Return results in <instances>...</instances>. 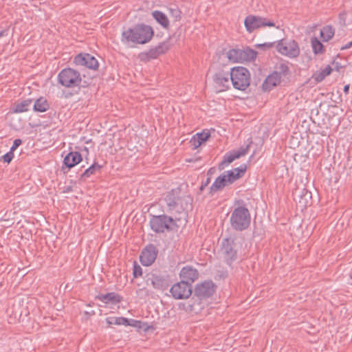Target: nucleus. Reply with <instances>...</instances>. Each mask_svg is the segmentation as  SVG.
<instances>
[{"instance_id": "obj_16", "label": "nucleus", "mask_w": 352, "mask_h": 352, "mask_svg": "<svg viewBox=\"0 0 352 352\" xmlns=\"http://www.w3.org/2000/svg\"><path fill=\"white\" fill-rule=\"evenodd\" d=\"M249 151V145L245 148H241L239 151H232L227 153L224 156L221 162L219 164L220 170L224 169L228 165L232 163L236 159H239L241 156L245 155Z\"/></svg>"}, {"instance_id": "obj_27", "label": "nucleus", "mask_w": 352, "mask_h": 352, "mask_svg": "<svg viewBox=\"0 0 352 352\" xmlns=\"http://www.w3.org/2000/svg\"><path fill=\"white\" fill-rule=\"evenodd\" d=\"M102 167V166L99 165L98 163L94 162L88 168H87L83 173L81 174L80 179L82 180L89 177L91 175H94L97 171H100Z\"/></svg>"}, {"instance_id": "obj_36", "label": "nucleus", "mask_w": 352, "mask_h": 352, "mask_svg": "<svg viewBox=\"0 0 352 352\" xmlns=\"http://www.w3.org/2000/svg\"><path fill=\"white\" fill-rule=\"evenodd\" d=\"M14 152L10 151L9 152H8L7 153L2 156V159L4 162L10 164L14 158Z\"/></svg>"}, {"instance_id": "obj_25", "label": "nucleus", "mask_w": 352, "mask_h": 352, "mask_svg": "<svg viewBox=\"0 0 352 352\" xmlns=\"http://www.w3.org/2000/svg\"><path fill=\"white\" fill-rule=\"evenodd\" d=\"M228 58L233 63H243L242 50L232 49L227 52Z\"/></svg>"}, {"instance_id": "obj_28", "label": "nucleus", "mask_w": 352, "mask_h": 352, "mask_svg": "<svg viewBox=\"0 0 352 352\" xmlns=\"http://www.w3.org/2000/svg\"><path fill=\"white\" fill-rule=\"evenodd\" d=\"M335 34L334 29L331 25H325L320 30V36L323 41H329L331 40Z\"/></svg>"}, {"instance_id": "obj_20", "label": "nucleus", "mask_w": 352, "mask_h": 352, "mask_svg": "<svg viewBox=\"0 0 352 352\" xmlns=\"http://www.w3.org/2000/svg\"><path fill=\"white\" fill-rule=\"evenodd\" d=\"M281 78L278 76L276 72L270 74L264 80L262 87L264 91H270L273 87L280 84Z\"/></svg>"}, {"instance_id": "obj_31", "label": "nucleus", "mask_w": 352, "mask_h": 352, "mask_svg": "<svg viewBox=\"0 0 352 352\" xmlns=\"http://www.w3.org/2000/svg\"><path fill=\"white\" fill-rule=\"evenodd\" d=\"M311 44L313 50V52L315 54H321L324 53V49L322 43L316 37H312L311 38Z\"/></svg>"}, {"instance_id": "obj_41", "label": "nucleus", "mask_w": 352, "mask_h": 352, "mask_svg": "<svg viewBox=\"0 0 352 352\" xmlns=\"http://www.w3.org/2000/svg\"><path fill=\"white\" fill-rule=\"evenodd\" d=\"M22 144V141L21 139H16L14 140L13 144L10 148L11 151L14 152L21 144Z\"/></svg>"}, {"instance_id": "obj_49", "label": "nucleus", "mask_w": 352, "mask_h": 352, "mask_svg": "<svg viewBox=\"0 0 352 352\" xmlns=\"http://www.w3.org/2000/svg\"><path fill=\"white\" fill-rule=\"evenodd\" d=\"M3 33H4L3 32H0V37H1V36H2L3 35Z\"/></svg>"}, {"instance_id": "obj_33", "label": "nucleus", "mask_w": 352, "mask_h": 352, "mask_svg": "<svg viewBox=\"0 0 352 352\" xmlns=\"http://www.w3.org/2000/svg\"><path fill=\"white\" fill-rule=\"evenodd\" d=\"M195 136H196L202 143H204L210 137V133L209 131L204 130L201 133H197Z\"/></svg>"}, {"instance_id": "obj_2", "label": "nucleus", "mask_w": 352, "mask_h": 352, "mask_svg": "<svg viewBox=\"0 0 352 352\" xmlns=\"http://www.w3.org/2000/svg\"><path fill=\"white\" fill-rule=\"evenodd\" d=\"M153 28L144 23H140L122 32L121 41L123 43L145 44L153 38Z\"/></svg>"}, {"instance_id": "obj_9", "label": "nucleus", "mask_w": 352, "mask_h": 352, "mask_svg": "<svg viewBox=\"0 0 352 352\" xmlns=\"http://www.w3.org/2000/svg\"><path fill=\"white\" fill-rule=\"evenodd\" d=\"M244 25L248 33L265 27H276L275 23L271 19L258 15L249 14L244 20Z\"/></svg>"}, {"instance_id": "obj_47", "label": "nucleus", "mask_w": 352, "mask_h": 352, "mask_svg": "<svg viewBox=\"0 0 352 352\" xmlns=\"http://www.w3.org/2000/svg\"><path fill=\"white\" fill-rule=\"evenodd\" d=\"M344 93L345 94H349V85H346L344 87Z\"/></svg>"}, {"instance_id": "obj_22", "label": "nucleus", "mask_w": 352, "mask_h": 352, "mask_svg": "<svg viewBox=\"0 0 352 352\" xmlns=\"http://www.w3.org/2000/svg\"><path fill=\"white\" fill-rule=\"evenodd\" d=\"M152 16L164 28L168 29L169 28V20L164 13L159 10H155L152 12Z\"/></svg>"}, {"instance_id": "obj_30", "label": "nucleus", "mask_w": 352, "mask_h": 352, "mask_svg": "<svg viewBox=\"0 0 352 352\" xmlns=\"http://www.w3.org/2000/svg\"><path fill=\"white\" fill-rule=\"evenodd\" d=\"M257 52L247 47L242 50V60L243 62H249L254 60L256 58Z\"/></svg>"}, {"instance_id": "obj_10", "label": "nucleus", "mask_w": 352, "mask_h": 352, "mask_svg": "<svg viewBox=\"0 0 352 352\" xmlns=\"http://www.w3.org/2000/svg\"><path fill=\"white\" fill-rule=\"evenodd\" d=\"M276 48L279 53L289 58H296L300 54L298 45L294 40H280L277 42Z\"/></svg>"}, {"instance_id": "obj_37", "label": "nucleus", "mask_w": 352, "mask_h": 352, "mask_svg": "<svg viewBox=\"0 0 352 352\" xmlns=\"http://www.w3.org/2000/svg\"><path fill=\"white\" fill-rule=\"evenodd\" d=\"M275 43H276L275 42L264 43H261V44H257L256 45V47L257 48H258V49H261V50H265L270 49L272 47H274Z\"/></svg>"}, {"instance_id": "obj_4", "label": "nucleus", "mask_w": 352, "mask_h": 352, "mask_svg": "<svg viewBox=\"0 0 352 352\" xmlns=\"http://www.w3.org/2000/svg\"><path fill=\"white\" fill-rule=\"evenodd\" d=\"M247 170V165L242 164L239 167L225 171L217 177L210 187V193L221 191L225 187L232 184L236 180L242 178Z\"/></svg>"}, {"instance_id": "obj_35", "label": "nucleus", "mask_w": 352, "mask_h": 352, "mask_svg": "<svg viewBox=\"0 0 352 352\" xmlns=\"http://www.w3.org/2000/svg\"><path fill=\"white\" fill-rule=\"evenodd\" d=\"M228 276V272L226 270H219L216 272L214 275V280L217 281H220L221 280H224Z\"/></svg>"}, {"instance_id": "obj_29", "label": "nucleus", "mask_w": 352, "mask_h": 352, "mask_svg": "<svg viewBox=\"0 0 352 352\" xmlns=\"http://www.w3.org/2000/svg\"><path fill=\"white\" fill-rule=\"evenodd\" d=\"M280 78L287 77L289 74V67L286 63H280L276 65L275 71Z\"/></svg>"}, {"instance_id": "obj_7", "label": "nucleus", "mask_w": 352, "mask_h": 352, "mask_svg": "<svg viewBox=\"0 0 352 352\" xmlns=\"http://www.w3.org/2000/svg\"><path fill=\"white\" fill-rule=\"evenodd\" d=\"M231 82L236 89L245 91L250 84V73L244 67H234L231 69Z\"/></svg>"}, {"instance_id": "obj_24", "label": "nucleus", "mask_w": 352, "mask_h": 352, "mask_svg": "<svg viewBox=\"0 0 352 352\" xmlns=\"http://www.w3.org/2000/svg\"><path fill=\"white\" fill-rule=\"evenodd\" d=\"M33 108L35 111L45 112L49 109L50 105L46 98L40 97L34 102Z\"/></svg>"}, {"instance_id": "obj_5", "label": "nucleus", "mask_w": 352, "mask_h": 352, "mask_svg": "<svg viewBox=\"0 0 352 352\" xmlns=\"http://www.w3.org/2000/svg\"><path fill=\"white\" fill-rule=\"evenodd\" d=\"M251 216L245 206H238L232 211L230 222L232 228L236 231L246 230L250 225Z\"/></svg>"}, {"instance_id": "obj_51", "label": "nucleus", "mask_w": 352, "mask_h": 352, "mask_svg": "<svg viewBox=\"0 0 352 352\" xmlns=\"http://www.w3.org/2000/svg\"><path fill=\"white\" fill-rule=\"evenodd\" d=\"M85 314H87V315L89 314V313L88 311H85Z\"/></svg>"}, {"instance_id": "obj_14", "label": "nucleus", "mask_w": 352, "mask_h": 352, "mask_svg": "<svg viewBox=\"0 0 352 352\" xmlns=\"http://www.w3.org/2000/svg\"><path fill=\"white\" fill-rule=\"evenodd\" d=\"M168 50V43L163 42L155 47L150 49L146 52L140 54V58L142 61H149L151 59L157 58L160 55L165 54Z\"/></svg>"}, {"instance_id": "obj_1", "label": "nucleus", "mask_w": 352, "mask_h": 352, "mask_svg": "<svg viewBox=\"0 0 352 352\" xmlns=\"http://www.w3.org/2000/svg\"><path fill=\"white\" fill-rule=\"evenodd\" d=\"M165 202V210L170 214L176 222L184 220L187 221L188 210L192 208V199L188 195H180L179 188L173 189L168 192L164 199Z\"/></svg>"}, {"instance_id": "obj_39", "label": "nucleus", "mask_w": 352, "mask_h": 352, "mask_svg": "<svg viewBox=\"0 0 352 352\" xmlns=\"http://www.w3.org/2000/svg\"><path fill=\"white\" fill-rule=\"evenodd\" d=\"M170 11L172 15L175 18L176 21L180 20V19H181L180 13L181 12H180V11L178 9L170 8Z\"/></svg>"}, {"instance_id": "obj_23", "label": "nucleus", "mask_w": 352, "mask_h": 352, "mask_svg": "<svg viewBox=\"0 0 352 352\" xmlns=\"http://www.w3.org/2000/svg\"><path fill=\"white\" fill-rule=\"evenodd\" d=\"M331 72V67L330 65H327L324 69L316 72L312 75V78L315 80V82H320L325 78L326 76H329Z\"/></svg>"}, {"instance_id": "obj_46", "label": "nucleus", "mask_w": 352, "mask_h": 352, "mask_svg": "<svg viewBox=\"0 0 352 352\" xmlns=\"http://www.w3.org/2000/svg\"><path fill=\"white\" fill-rule=\"evenodd\" d=\"M215 172V168H210L207 172V177H210L211 178L212 175Z\"/></svg>"}, {"instance_id": "obj_26", "label": "nucleus", "mask_w": 352, "mask_h": 352, "mask_svg": "<svg viewBox=\"0 0 352 352\" xmlns=\"http://www.w3.org/2000/svg\"><path fill=\"white\" fill-rule=\"evenodd\" d=\"M32 100L28 99L21 101L19 103L15 104L13 107V112L14 113H23L28 111Z\"/></svg>"}, {"instance_id": "obj_38", "label": "nucleus", "mask_w": 352, "mask_h": 352, "mask_svg": "<svg viewBox=\"0 0 352 352\" xmlns=\"http://www.w3.org/2000/svg\"><path fill=\"white\" fill-rule=\"evenodd\" d=\"M191 145L193 146V148L194 149H196L198 147H199L203 143L199 140L197 139V138L196 136H193L190 141Z\"/></svg>"}, {"instance_id": "obj_18", "label": "nucleus", "mask_w": 352, "mask_h": 352, "mask_svg": "<svg viewBox=\"0 0 352 352\" xmlns=\"http://www.w3.org/2000/svg\"><path fill=\"white\" fill-rule=\"evenodd\" d=\"M96 298L100 300L104 304H111L113 305L120 303L122 300V297L115 292L98 295L96 296Z\"/></svg>"}, {"instance_id": "obj_52", "label": "nucleus", "mask_w": 352, "mask_h": 352, "mask_svg": "<svg viewBox=\"0 0 352 352\" xmlns=\"http://www.w3.org/2000/svg\"><path fill=\"white\" fill-rule=\"evenodd\" d=\"M350 277L352 279V273L350 274Z\"/></svg>"}, {"instance_id": "obj_3", "label": "nucleus", "mask_w": 352, "mask_h": 352, "mask_svg": "<svg viewBox=\"0 0 352 352\" xmlns=\"http://www.w3.org/2000/svg\"><path fill=\"white\" fill-rule=\"evenodd\" d=\"M244 239L240 236L230 235L223 238L221 243L220 254L223 261L228 265L236 261L241 252Z\"/></svg>"}, {"instance_id": "obj_8", "label": "nucleus", "mask_w": 352, "mask_h": 352, "mask_svg": "<svg viewBox=\"0 0 352 352\" xmlns=\"http://www.w3.org/2000/svg\"><path fill=\"white\" fill-rule=\"evenodd\" d=\"M58 82L62 86L67 88H74L79 87L82 78L79 72L70 68L62 69L58 75Z\"/></svg>"}, {"instance_id": "obj_42", "label": "nucleus", "mask_w": 352, "mask_h": 352, "mask_svg": "<svg viewBox=\"0 0 352 352\" xmlns=\"http://www.w3.org/2000/svg\"><path fill=\"white\" fill-rule=\"evenodd\" d=\"M142 273V268L138 265H134L133 267V274L135 277H137L138 276H141Z\"/></svg>"}, {"instance_id": "obj_50", "label": "nucleus", "mask_w": 352, "mask_h": 352, "mask_svg": "<svg viewBox=\"0 0 352 352\" xmlns=\"http://www.w3.org/2000/svg\"><path fill=\"white\" fill-rule=\"evenodd\" d=\"M70 190H71V188L70 187L67 189V192H69Z\"/></svg>"}, {"instance_id": "obj_40", "label": "nucleus", "mask_w": 352, "mask_h": 352, "mask_svg": "<svg viewBox=\"0 0 352 352\" xmlns=\"http://www.w3.org/2000/svg\"><path fill=\"white\" fill-rule=\"evenodd\" d=\"M210 177H208L205 181H202L201 185L199 187V193H201L202 191L205 189V188L208 186V184L210 183Z\"/></svg>"}, {"instance_id": "obj_34", "label": "nucleus", "mask_w": 352, "mask_h": 352, "mask_svg": "<svg viewBox=\"0 0 352 352\" xmlns=\"http://www.w3.org/2000/svg\"><path fill=\"white\" fill-rule=\"evenodd\" d=\"M113 324H117V325H124V326L130 325V323L129 322V320L124 317L114 318Z\"/></svg>"}, {"instance_id": "obj_48", "label": "nucleus", "mask_w": 352, "mask_h": 352, "mask_svg": "<svg viewBox=\"0 0 352 352\" xmlns=\"http://www.w3.org/2000/svg\"><path fill=\"white\" fill-rule=\"evenodd\" d=\"M114 318H107V321L109 324H113Z\"/></svg>"}, {"instance_id": "obj_6", "label": "nucleus", "mask_w": 352, "mask_h": 352, "mask_svg": "<svg viewBox=\"0 0 352 352\" xmlns=\"http://www.w3.org/2000/svg\"><path fill=\"white\" fill-rule=\"evenodd\" d=\"M173 218L166 214L151 215L149 221L151 229L155 233L177 230L179 225Z\"/></svg>"}, {"instance_id": "obj_12", "label": "nucleus", "mask_w": 352, "mask_h": 352, "mask_svg": "<svg viewBox=\"0 0 352 352\" xmlns=\"http://www.w3.org/2000/svg\"><path fill=\"white\" fill-rule=\"evenodd\" d=\"M74 63L78 66H83L88 69L97 70L99 67L98 60L87 53H81L74 57Z\"/></svg>"}, {"instance_id": "obj_13", "label": "nucleus", "mask_w": 352, "mask_h": 352, "mask_svg": "<svg viewBox=\"0 0 352 352\" xmlns=\"http://www.w3.org/2000/svg\"><path fill=\"white\" fill-rule=\"evenodd\" d=\"M231 71L227 72L221 69L213 75L212 79L216 87L219 91H223L230 88V80L231 81Z\"/></svg>"}, {"instance_id": "obj_17", "label": "nucleus", "mask_w": 352, "mask_h": 352, "mask_svg": "<svg viewBox=\"0 0 352 352\" xmlns=\"http://www.w3.org/2000/svg\"><path fill=\"white\" fill-rule=\"evenodd\" d=\"M192 287H170L169 292L177 300L187 299L192 293Z\"/></svg>"}, {"instance_id": "obj_44", "label": "nucleus", "mask_w": 352, "mask_h": 352, "mask_svg": "<svg viewBox=\"0 0 352 352\" xmlns=\"http://www.w3.org/2000/svg\"><path fill=\"white\" fill-rule=\"evenodd\" d=\"M195 286H216L212 282H204L201 283L197 284Z\"/></svg>"}, {"instance_id": "obj_43", "label": "nucleus", "mask_w": 352, "mask_h": 352, "mask_svg": "<svg viewBox=\"0 0 352 352\" xmlns=\"http://www.w3.org/2000/svg\"><path fill=\"white\" fill-rule=\"evenodd\" d=\"M300 197H301V199H302V197H305V199L307 201V198L311 199V195L310 192L303 188L301 195H300Z\"/></svg>"}, {"instance_id": "obj_15", "label": "nucleus", "mask_w": 352, "mask_h": 352, "mask_svg": "<svg viewBox=\"0 0 352 352\" xmlns=\"http://www.w3.org/2000/svg\"><path fill=\"white\" fill-rule=\"evenodd\" d=\"M158 250L153 244L146 245L142 251L140 261L144 266L151 265L155 261Z\"/></svg>"}, {"instance_id": "obj_32", "label": "nucleus", "mask_w": 352, "mask_h": 352, "mask_svg": "<svg viewBox=\"0 0 352 352\" xmlns=\"http://www.w3.org/2000/svg\"><path fill=\"white\" fill-rule=\"evenodd\" d=\"M146 284L153 286H163L162 280L154 274H148Z\"/></svg>"}, {"instance_id": "obj_19", "label": "nucleus", "mask_w": 352, "mask_h": 352, "mask_svg": "<svg viewBox=\"0 0 352 352\" xmlns=\"http://www.w3.org/2000/svg\"><path fill=\"white\" fill-rule=\"evenodd\" d=\"M82 160L81 154L78 151L69 152L64 158L63 163L69 168H72Z\"/></svg>"}, {"instance_id": "obj_21", "label": "nucleus", "mask_w": 352, "mask_h": 352, "mask_svg": "<svg viewBox=\"0 0 352 352\" xmlns=\"http://www.w3.org/2000/svg\"><path fill=\"white\" fill-rule=\"evenodd\" d=\"M214 292V287H195V296L199 300L209 298Z\"/></svg>"}, {"instance_id": "obj_11", "label": "nucleus", "mask_w": 352, "mask_h": 352, "mask_svg": "<svg viewBox=\"0 0 352 352\" xmlns=\"http://www.w3.org/2000/svg\"><path fill=\"white\" fill-rule=\"evenodd\" d=\"M181 281L174 283L172 286H180V284L186 286H191L192 284L199 278V272L191 266L184 267L179 273Z\"/></svg>"}, {"instance_id": "obj_45", "label": "nucleus", "mask_w": 352, "mask_h": 352, "mask_svg": "<svg viewBox=\"0 0 352 352\" xmlns=\"http://www.w3.org/2000/svg\"><path fill=\"white\" fill-rule=\"evenodd\" d=\"M351 47H352V41H350V42L347 43L345 45L341 47L340 50H344L349 49Z\"/></svg>"}]
</instances>
